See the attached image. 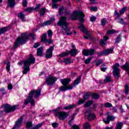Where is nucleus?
Segmentation results:
<instances>
[{
	"label": "nucleus",
	"instance_id": "3",
	"mask_svg": "<svg viewBox=\"0 0 129 129\" xmlns=\"http://www.w3.org/2000/svg\"><path fill=\"white\" fill-rule=\"evenodd\" d=\"M67 20L66 17L64 16L61 17L57 22V25L61 28L64 35L70 36V35H72V32L70 31V29L68 27V23H67Z\"/></svg>",
	"mask_w": 129,
	"mask_h": 129
},
{
	"label": "nucleus",
	"instance_id": "45",
	"mask_svg": "<svg viewBox=\"0 0 129 129\" xmlns=\"http://www.w3.org/2000/svg\"><path fill=\"white\" fill-rule=\"evenodd\" d=\"M47 35L48 36V38H51L52 36H53V32H52V30H49L47 32Z\"/></svg>",
	"mask_w": 129,
	"mask_h": 129
},
{
	"label": "nucleus",
	"instance_id": "17",
	"mask_svg": "<svg viewBox=\"0 0 129 129\" xmlns=\"http://www.w3.org/2000/svg\"><path fill=\"white\" fill-rule=\"evenodd\" d=\"M70 81H71V79L68 78L60 80L61 83H62V85L64 86L68 85V84Z\"/></svg>",
	"mask_w": 129,
	"mask_h": 129
},
{
	"label": "nucleus",
	"instance_id": "19",
	"mask_svg": "<svg viewBox=\"0 0 129 129\" xmlns=\"http://www.w3.org/2000/svg\"><path fill=\"white\" fill-rule=\"evenodd\" d=\"M44 51V49L43 48V47H39L37 49V56H42V55H43V52Z\"/></svg>",
	"mask_w": 129,
	"mask_h": 129
},
{
	"label": "nucleus",
	"instance_id": "46",
	"mask_svg": "<svg viewBox=\"0 0 129 129\" xmlns=\"http://www.w3.org/2000/svg\"><path fill=\"white\" fill-rule=\"evenodd\" d=\"M34 11V9L31 7L27 8L25 10V12H27V13H31Z\"/></svg>",
	"mask_w": 129,
	"mask_h": 129
},
{
	"label": "nucleus",
	"instance_id": "31",
	"mask_svg": "<svg viewBox=\"0 0 129 129\" xmlns=\"http://www.w3.org/2000/svg\"><path fill=\"white\" fill-rule=\"evenodd\" d=\"M126 10H127V7H124L121 10L119 11V14L120 15H123L125 12H126Z\"/></svg>",
	"mask_w": 129,
	"mask_h": 129
},
{
	"label": "nucleus",
	"instance_id": "47",
	"mask_svg": "<svg viewBox=\"0 0 129 129\" xmlns=\"http://www.w3.org/2000/svg\"><path fill=\"white\" fill-rule=\"evenodd\" d=\"M69 54V52H62L59 54V56L61 57H65L66 56H68V55Z\"/></svg>",
	"mask_w": 129,
	"mask_h": 129
},
{
	"label": "nucleus",
	"instance_id": "10",
	"mask_svg": "<svg viewBox=\"0 0 129 129\" xmlns=\"http://www.w3.org/2000/svg\"><path fill=\"white\" fill-rule=\"evenodd\" d=\"M16 110V106H11L8 104H6L4 106V111L6 113H9Z\"/></svg>",
	"mask_w": 129,
	"mask_h": 129
},
{
	"label": "nucleus",
	"instance_id": "9",
	"mask_svg": "<svg viewBox=\"0 0 129 129\" xmlns=\"http://www.w3.org/2000/svg\"><path fill=\"white\" fill-rule=\"evenodd\" d=\"M54 47H55V45L51 46L49 48L46 50L45 53V58H47V59L52 58V56H53V51L54 50Z\"/></svg>",
	"mask_w": 129,
	"mask_h": 129
},
{
	"label": "nucleus",
	"instance_id": "38",
	"mask_svg": "<svg viewBox=\"0 0 129 129\" xmlns=\"http://www.w3.org/2000/svg\"><path fill=\"white\" fill-rule=\"evenodd\" d=\"M108 23V22L105 19H103L101 20V25H102V26H105V25H106V24Z\"/></svg>",
	"mask_w": 129,
	"mask_h": 129
},
{
	"label": "nucleus",
	"instance_id": "60",
	"mask_svg": "<svg viewBox=\"0 0 129 129\" xmlns=\"http://www.w3.org/2000/svg\"><path fill=\"white\" fill-rule=\"evenodd\" d=\"M72 128H74V129H80L79 128V126H78V125L77 124H74L72 126Z\"/></svg>",
	"mask_w": 129,
	"mask_h": 129
},
{
	"label": "nucleus",
	"instance_id": "56",
	"mask_svg": "<svg viewBox=\"0 0 129 129\" xmlns=\"http://www.w3.org/2000/svg\"><path fill=\"white\" fill-rule=\"evenodd\" d=\"M90 21L91 22H95V21H96V17H94V16H92L90 18Z\"/></svg>",
	"mask_w": 129,
	"mask_h": 129
},
{
	"label": "nucleus",
	"instance_id": "25",
	"mask_svg": "<svg viewBox=\"0 0 129 129\" xmlns=\"http://www.w3.org/2000/svg\"><path fill=\"white\" fill-rule=\"evenodd\" d=\"M123 126V124L122 122H118L116 124V126L114 129H121Z\"/></svg>",
	"mask_w": 129,
	"mask_h": 129
},
{
	"label": "nucleus",
	"instance_id": "11",
	"mask_svg": "<svg viewBox=\"0 0 129 129\" xmlns=\"http://www.w3.org/2000/svg\"><path fill=\"white\" fill-rule=\"evenodd\" d=\"M41 42H43V43H47V44H52L53 43V40L52 39L49 38L48 39H47V34L45 33L43 34L42 36L41 37Z\"/></svg>",
	"mask_w": 129,
	"mask_h": 129
},
{
	"label": "nucleus",
	"instance_id": "1",
	"mask_svg": "<svg viewBox=\"0 0 129 129\" xmlns=\"http://www.w3.org/2000/svg\"><path fill=\"white\" fill-rule=\"evenodd\" d=\"M41 91L42 89L38 90H33L30 91L28 97L25 100L24 104L27 105L29 102L31 105H35V100H34V94L35 95L34 98H38L41 95Z\"/></svg>",
	"mask_w": 129,
	"mask_h": 129
},
{
	"label": "nucleus",
	"instance_id": "49",
	"mask_svg": "<svg viewBox=\"0 0 129 129\" xmlns=\"http://www.w3.org/2000/svg\"><path fill=\"white\" fill-rule=\"evenodd\" d=\"M52 24L50 20L45 22L43 23V26H48V25H51Z\"/></svg>",
	"mask_w": 129,
	"mask_h": 129
},
{
	"label": "nucleus",
	"instance_id": "52",
	"mask_svg": "<svg viewBox=\"0 0 129 129\" xmlns=\"http://www.w3.org/2000/svg\"><path fill=\"white\" fill-rule=\"evenodd\" d=\"M91 57L88 58L85 61V64H89L90 63V61H91Z\"/></svg>",
	"mask_w": 129,
	"mask_h": 129
},
{
	"label": "nucleus",
	"instance_id": "40",
	"mask_svg": "<svg viewBox=\"0 0 129 129\" xmlns=\"http://www.w3.org/2000/svg\"><path fill=\"white\" fill-rule=\"evenodd\" d=\"M75 107V105L73 104V105H70L68 106L64 107V109H72V108H74Z\"/></svg>",
	"mask_w": 129,
	"mask_h": 129
},
{
	"label": "nucleus",
	"instance_id": "27",
	"mask_svg": "<svg viewBox=\"0 0 129 129\" xmlns=\"http://www.w3.org/2000/svg\"><path fill=\"white\" fill-rule=\"evenodd\" d=\"M80 82H81V78L79 77L74 81V86H76Z\"/></svg>",
	"mask_w": 129,
	"mask_h": 129
},
{
	"label": "nucleus",
	"instance_id": "16",
	"mask_svg": "<svg viewBox=\"0 0 129 129\" xmlns=\"http://www.w3.org/2000/svg\"><path fill=\"white\" fill-rule=\"evenodd\" d=\"M115 119V117H114V116H108L107 117V119H103V121L104 122H105V123H109V121H112L113 120H114V119Z\"/></svg>",
	"mask_w": 129,
	"mask_h": 129
},
{
	"label": "nucleus",
	"instance_id": "14",
	"mask_svg": "<svg viewBox=\"0 0 129 129\" xmlns=\"http://www.w3.org/2000/svg\"><path fill=\"white\" fill-rule=\"evenodd\" d=\"M23 122V117L21 116L16 121L14 127L15 128H19V127H21L22 126V123Z\"/></svg>",
	"mask_w": 129,
	"mask_h": 129
},
{
	"label": "nucleus",
	"instance_id": "34",
	"mask_svg": "<svg viewBox=\"0 0 129 129\" xmlns=\"http://www.w3.org/2000/svg\"><path fill=\"white\" fill-rule=\"evenodd\" d=\"M93 102L92 101L89 100L86 102L85 104L84 105V107H88L92 104Z\"/></svg>",
	"mask_w": 129,
	"mask_h": 129
},
{
	"label": "nucleus",
	"instance_id": "21",
	"mask_svg": "<svg viewBox=\"0 0 129 129\" xmlns=\"http://www.w3.org/2000/svg\"><path fill=\"white\" fill-rule=\"evenodd\" d=\"M109 38L106 36H104V39H101L100 42V45L102 46H104L105 45V43L106 42V40H108Z\"/></svg>",
	"mask_w": 129,
	"mask_h": 129
},
{
	"label": "nucleus",
	"instance_id": "18",
	"mask_svg": "<svg viewBox=\"0 0 129 129\" xmlns=\"http://www.w3.org/2000/svg\"><path fill=\"white\" fill-rule=\"evenodd\" d=\"M9 7L14 8L16 6V0H8Z\"/></svg>",
	"mask_w": 129,
	"mask_h": 129
},
{
	"label": "nucleus",
	"instance_id": "32",
	"mask_svg": "<svg viewBox=\"0 0 129 129\" xmlns=\"http://www.w3.org/2000/svg\"><path fill=\"white\" fill-rule=\"evenodd\" d=\"M124 87L125 94H126L127 95L129 92L128 85L127 84H125Z\"/></svg>",
	"mask_w": 129,
	"mask_h": 129
},
{
	"label": "nucleus",
	"instance_id": "33",
	"mask_svg": "<svg viewBox=\"0 0 129 129\" xmlns=\"http://www.w3.org/2000/svg\"><path fill=\"white\" fill-rule=\"evenodd\" d=\"M45 14H46V9L45 8H42L40 10V17H43L44 15H45Z\"/></svg>",
	"mask_w": 129,
	"mask_h": 129
},
{
	"label": "nucleus",
	"instance_id": "26",
	"mask_svg": "<svg viewBox=\"0 0 129 129\" xmlns=\"http://www.w3.org/2000/svg\"><path fill=\"white\" fill-rule=\"evenodd\" d=\"M79 28L81 29V30L84 33H87V31L85 29V27H84V24L83 23H80L79 26Z\"/></svg>",
	"mask_w": 129,
	"mask_h": 129
},
{
	"label": "nucleus",
	"instance_id": "6",
	"mask_svg": "<svg viewBox=\"0 0 129 129\" xmlns=\"http://www.w3.org/2000/svg\"><path fill=\"white\" fill-rule=\"evenodd\" d=\"M54 115L57 116L59 119H65L68 116V113L66 112L58 111L57 110H54Z\"/></svg>",
	"mask_w": 129,
	"mask_h": 129
},
{
	"label": "nucleus",
	"instance_id": "20",
	"mask_svg": "<svg viewBox=\"0 0 129 129\" xmlns=\"http://www.w3.org/2000/svg\"><path fill=\"white\" fill-rule=\"evenodd\" d=\"M87 117L88 120H93V119H95L96 117V116L93 113H89Z\"/></svg>",
	"mask_w": 129,
	"mask_h": 129
},
{
	"label": "nucleus",
	"instance_id": "4",
	"mask_svg": "<svg viewBox=\"0 0 129 129\" xmlns=\"http://www.w3.org/2000/svg\"><path fill=\"white\" fill-rule=\"evenodd\" d=\"M35 62H36V58L31 54L28 59L24 61L23 74H27L28 71H30V66L31 64H35Z\"/></svg>",
	"mask_w": 129,
	"mask_h": 129
},
{
	"label": "nucleus",
	"instance_id": "37",
	"mask_svg": "<svg viewBox=\"0 0 129 129\" xmlns=\"http://www.w3.org/2000/svg\"><path fill=\"white\" fill-rule=\"evenodd\" d=\"M104 106L107 108H110V107H112V104L109 102H107L104 104Z\"/></svg>",
	"mask_w": 129,
	"mask_h": 129
},
{
	"label": "nucleus",
	"instance_id": "59",
	"mask_svg": "<svg viewBox=\"0 0 129 129\" xmlns=\"http://www.w3.org/2000/svg\"><path fill=\"white\" fill-rule=\"evenodd\" d=\"M63 11H64V7H61V8H60L58 10V12L60 13V15H61V13H62V12H63Z\"/></svg>",
	"mask_w": 129,
	"mask_h": 129
},
{
	"label": "nucleus",
	"instance_id": "36",
	"mask_svg": "<svg viewBox=\"0 0 129 129\" xmlns=\"http://www.w3.org/2000/svg\"><path fill=\"white\" fill-rule=\"evenodd\" d=\"M115 33H118V32H117L116 31L113 29L108 30V31H107V34L108 35H111V34H114Z\"/></svg>",
	"mask_w": 129,
	"mask_h": 129
},
{
	"label": "nucleus",
	"instance_id": "39",
	"mask_svg": "<svg viewBox=\"0 0 129 129\" xmlns=\"http://www.w3.org/2000/svg\"><path fill=\"white\" fill-rule=\"evenodd\" d=\"M119 21L118 22V23L119 24H121L123 26L126 25V24H127L126 22H125V21H123V19L122 18H119Z\"/></svg>",
	"mask_w": 129,
	"mask_h": 129
},
{
	"label": "nucleus",
	"instance_id": "8",
	"mask_svg": "<svg viewBox=\"0 0 129 129\" xmlns=\"http://www.w3.org/2000/svg\"><path fill=\"white\" fill-rule=\"evenodd\" d=\"M56 81H57V78L54 77L51 75H50L46 79V82L47 85H49L50 86L54 85Z\"/></svg>",
	"mask_w": 129,
	"mask_h": 129
},
{
	"label": "nucleus",
	"instance_id": "41",
	"mask_svg": "<svg viewBox=\"0 0 129 129\" xmlns=\"http://www.w3.org/2000/svg\"><path fill=\"white\" fill-rule=\"evenodd\" d=\"M6 70L8 72H10V70H11V62L10 61H8L7 62V64L6 66Z\"/></svg>",
	"mask_w": 129,
	"mask_h": 129
},
{
	"label": "nucleus",
	"instance_id": "62",
	"mask_svg": "<svg viewBox=\"0 0 129 129\" xmlns=\"http://www.w3.org/2000/svg\"><path fill=\"white\" fill-rule=\"evenodd\" d=\"M39 46H40V43L39 42H37V43H35L34 44V48H38V47H39Z\"/></svg>",
	"mask_w": 129,
	"mask_h": 129
},
{
	"label": "nucleus",
	"instance_id": "44",
	"mask_svg": "<svg viewBox=\"0 0 129 129\" xmlns=\"http://www.w3.org/2000/svg\"><path fill=\"white\" fill-rule=\"evenodd\" d=\"M64 62L65 63V64H66L67 65V64H70L71 63V60H70V58H64Z\"/></svg>",
	"mask_w": 129,
	"mask_h": 129
},
{
	"label": "nucleus",
	"instance_id": "51",
	"mask_svg": "<svg viewBox=\"0 0 129 129\" xmlns=\"http://www.w3.org/2000/svg\"><path fill=\"white\" fill-rule=\"evenodd\" d=\"M103 62V60L102 59H99L97 62L96 63V66H99L100 64H102V63Z\"/></svg>",
	"mask_w": 129,
	"mask_h": 129
},
{
	"label": "nucleus",
	"instance_id": "12",
	"mask_svg": "<svg viewBox=\"0 0 129 129\" xmlns=\"http://www.w3.org/2000/svg\"><path fill=\"white\" fill-rule=\"evenodd\" d=\"M91 95V92H87L84 96L83 97V99H81L79 100L78 102V104L80 105V104H83L85 101H86L87 99H88V97Z\"/></svg>",
	"mask_w": 129,
	"mask_h": 129
},
{
	"label": "nucleus",
	"instance_id": "24",
	"mask_svg": "<svg viewBox=\"0 0 129 129\" xmlns=\"http://www.w3.org/2000/svg\"><path fill=\"white\" fill-rule=\"evenodd\" d=\"M78 53V52L77 51V49H71V51L69 52V54H71L72 56H76Z\"/></svg>",
	"mask_w": 129,
	"mask_h": 129
},
{
	"label": "nucleus",
	"instance_id": "42",
	"mask_svg": "<svg viewBox=\"0 0 129 129\" xmlns=\"http://www.w3.org/2000/svg\"><path fill=\"white\" fill-rule=\"evenodd\" d=\"M99 97H100L99 95H98L96 93H94V94H92V98L93 99H98V98H99Z\"/></svg>",
	"mask_w": 129,
	"mask_h": 129
},
{
	"label": "nucleus",
	"instance_id": "23",
	"mask_svg": "<svg viewBox=\"0 0 129 129\" xmlns=\"http://www.w3.org/2000/svg\"><path fill=\"white\" fill-rule=\"evenodd\" d=\"M105 55H108L109 54H112L113 53V48H108L104 50Z\"/></svg>",
	"mask_w": 129,
	"mask_h": 129
},
{
	"label": "nucleus",
	"instance_id": "57",
	"mask_svg": "<svg viewBox=\"0 0 129 129\" xmlns=\"http://www.w3.org/2000/svg\"><path fill=\"white\" fill-rule=\"evenodd\" d=\"M58 5L57 4H52V9H57L58 8Z\"/></svg>",
	"mask_w": 129,
	"mask_h": 129
},
{
	"label": "nucleus",
	"instance_id": "30",
	"mask_svg": "<svg viewBox=\"0 0 129 129\" xmlns=\"http://www.w3.org/2000/svg\"><path fill=\"white\" fill-rule=\"evenodd\" d=\"M32 122H28L26 123V127L27 129H33Z\"/></svg>",
	"mask_w": 129,
	"mask_h": 129
},
{
	"label": "nucleus",
	"instance_id": "64",
	"mask_svg": "<svg viewBox=\"0 0 129 129\" xmlns=\"http://www.w3.org/2000/svg\"><path fill=\"white\" fill-rule=\"evenodd\" d=\"M106 69H107V68L106 67H103L101 68V70L103 71V72H105V71H106Z\"/></svg>",
	"mask_w": 129,
	"mask_h": 129
},
{
	"label": "nucleus",
	"instance_id": "29",
	"mask_svg": "<svg viewBox=\"0 0 129 129\" xmlns=\"http://www.w3.org/2000/svg\"><path fill=\"white\" fill-rule=\"evenodd\" d=\"M18 18L22 20V22H25L26 20H25V15L22 13H20L18 15Z\"/></svg>",
	"mask_w": 129,
	"mask_h": 129
},
{
	"label": "nucleus",
	"instance_id": "53",
	"mask_svg": "<svg viewBox=\"0 0 129 129\" xmlns=\"http://www.w3.org/2000/svg\"><path fill=\"white\" fill-rule=\"evenodd\" d=\"M52 125L53 127L56 128V127H58V125H59V124H58V123L54 122L52 123Z\"/></svg>",
	"mask_w": 129,
	"mask_h": 129
},
{
	"label": "nucleus",
	"instance_id": "5",
	"mask_svg": "<svg viewBox=\"0 0 129 129\" xmlns=\"http://www.w3.org/2000/svg\"><path fill=\"white\" fill-rule=\"evenodd\" d=\"M78 17H80V21L81 22V23H83V22H84V17H85V15H84V13H83V12H82V11H75L73 12V14L70 16V20H73L74 21L78 20Z\"/></svg>",
	"mask_w": 129,
	"mask_h": 129
},
{
	"label": "nucleus",
	"instance_id": "15",
	"mask_svg": "<svg viewBox=\"0 0 129 129\" xmlns=\"http://www.w3.org/2000/svg\"><path fill=\"white\" fill-rule=\"evenodd\" d=\"M73 89V86L71 85H63L59 88V91H66V90H70Z\"/></svg>",
	"mask_w": 129,
	"mask_h": 129
},
{
	"label": "nucleus",
	"instance_id": "7",
	"mask_svg": "<svg viewBox=\"0 0 129 129\" xmlns=\"http://www.w3.org/2000/svg\"><path fill=\"white\" fill-rule=\"evenodd\" d=\"M119 63H117L113 66V74L114 77L117 79L119 77L120 71H119Z\"/></svg>",
	"mask_w": 129,
	"mask_h": 129
},
{
	"label": "nucleus",
	"instance_id": "55",
	"mask_svg": "<svg viewBox=\"0 0 129 129\" xmlns=\"http://www.w3.org/2000/svg\"><path fill=\"white\" fill-rule=\"evenodd\" d=\"M91 11L92 12H97V7H93L91 8Z\"/></svg>",
	"mask_w": 129,
	"mask_h": 129
},
{
	"label": "nucleus",
	"instance_id": "22",
	"mask_svg": "<svg viewBox=\"0 0 129 129\" xmlns=\"http://www.w3.org/2000/svg\"><path fill=\"white\" fill-rule=\"evenodd\" d=\"M9 30H10V27H5L1 28L0 29V35L5 34V33L7 31H9Z\"/></svg>",
	"mask_w": 129,
	"mask_h": 129
},
{
	"label": "nucleus",
	"instance_id": "63",
	"mask_svg": "<svg viewBox=\"0 0 129 129\" xmlns=\"http://www.w3.org/2000/svg\"><path fill=\"white\" fill-rule=\"evenodd\" d=\"M98 56L99 57H100L101 56H103V55H105V53L104 51V52H101V53H98Z\"/></svg>",
	"mask_w": 129,
	"mask_h": 129
},
{
	"label": "nucleus",
	"instance_id": "61",
	"mask_svg": "<svg viewBox=\"0 0 129 129\" xmlns=\"http://www.w3.org/2000/svg\"><path fill=\"white\" fill-rule=\"evenodd\" d=\"M40 8H41V4H37L34 10H36V11H38V10H39Z\"/></svg>",
	"mask_w": 129,
	"mask_h": 129
},
{
	"label": "nucleus",
	"instance_id": "28",
	"mask_svg": "<svg viewBox=\"0 0 129 129\" xmlns=\"http://www.w3.org/2000/svg\"><path fill=\"white\" fill-rule=\"evenodd\" d=\"M109 82H111V76L110 75L107 76L104 80V83H108Z\"/></svg>",
	"mask_w": 129,
	"mask_h": 129
},
{
	"label": "nucleus",
	"instance_id": "58",
	"mask_svg": "<svg viewBox=\"0 0 129 129\" xmlns=\"http://www.w3.org/2000/svg\"><path fill=\"white\" fill-rule=\"evenodd\" d=\"M8 88L9 90H12V89H13V85L12 84H9L8 86Z\"/></svg>",
	"mask_w": 129,
	"mask_h": 129
},
{
	"label": "nucleus",
	"instance_id": "2",
	"mask_svg": "<svg viewBox=\"0 0 129 129\" xmlns=\"http://www.w3.org/2000/svg\"><path fill=\"white\" fill-rule=\"evenodd\" d=\"M31 37L32 41H34L36 38V35L34 33H31L29 35L27 34V33H23L21 34V36L17 39L14 46V49H16L18 48V46L19 45H23L26 43L27 41H28V38L29 36Z\"/></svg>",
	"mask_w": 129,
	"mask_h": 129
},
{
	"label": "nucleus",
	"instance_id": "54",
	"mask_svg": "<svg viewBox=\"0 0 129 129\" xmlns=\"http://www.w3.org/2000/svg\"><path fill=\"white\" fill-rule=\"evenodd\" d=\"M120 13H118L117 10H115L114 12V16H117V18H119V16L121 15Z\"/></svg>",
	"mask_w": 129,
	"mask_h": 129
},
{
	"label": "nucleus",
	"instance_id": "43",
	"mask_svg": "<svg viewBox=\"0 0 129 129\" xmlns=\"http://www.w3.org/2000/svg\"><path fill=\"white\" fill-rule=\"evenodd\" d=\"M42 125H43V123H38L36 126L33 127L32 129H39L40 127H42Z\"/></svg>",
	"mask_w": 129,
	"mask_h": 129
},
{
	"label": "nucleus",
	"instance_id": "13",
	"mask_svg": "<svg viewBox=\"0 0 129 129\" xmlns=\"http://www.w3.org/2000/svg\"><path fill=\"white\" fill-rule=\"evenodd\" d=\"M95 52H96L95 49H84L83 51V54L84 56H89V55L91 56L92 55H94Z\"/></svg>",
	"mask_w": 129,
	"mask_h": 129
},
{
	"label": "nucleus",
	"instance_id": "35",
	"mask_svg": "<svg viewBox=\"0 0 129 129\" xmlns=\"http://www.w3.org/2000/svg\"><path fill=\"white\" fill-rule=\"evenodd\" d=\"M83 126L84 129H91L90 128V125H89V123L88 122L85 123L83 124Z\"/></svg>",
	"mask_w": 129,
	"mask_h": 129
},
{
	"label": "nucleus",
	"instance_id": "48",
	"mask_svg": "<svg viewBox=\"0 0 129 129\" xmlns=\"http://www.w3.org/2000/svg\"><path fill=\"white\" fill-rule=\"evenodd\" d=\"M121 40V37L120 35H118L116 39L115 43H116V44H118V43H119Z\"/></svg>",
	"mask_w": 129,
	"mask_h": 129
},
{
	"label": "nucleus",
	"instance_id": "50",
	"mask_svg": "<svg viewBox=\"0 0 129 129\" xmlns=\"http://www.w3.org/2000/svg\"><path fill=\"white\" fill-rule=\"evenodd\" d=\"M22 5L24 7H27V6H28V1H27V0H23Z\"/></svg>",
	"mask_w": 129,
	"mask_h": 129
}]
</instances>
